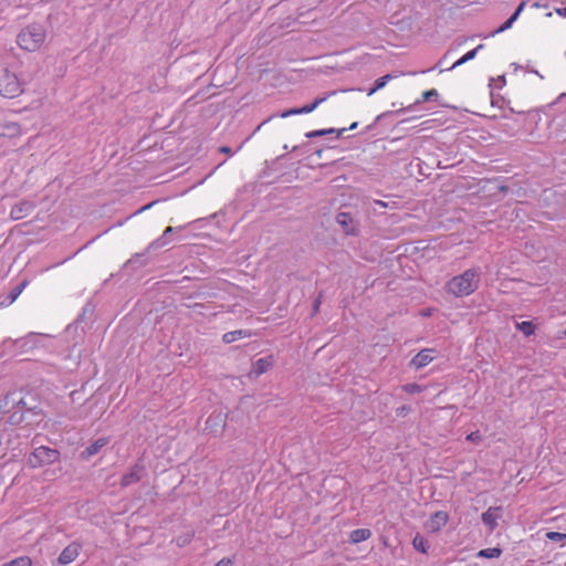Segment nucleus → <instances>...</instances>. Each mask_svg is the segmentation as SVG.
I'll return each instance as SVG.
<instances>
[{
    "mask_svg": "<svg viewBox=\"0 0 566 566\" xmlns=\"http://www.w3.org/2000/svg\"><path fill=\"white\" fill-rule=\"evenodd\" d=\"M481 275V268H470L463 273L450 279L446 284V290L455 297L469 296L479 289Z\"/></svg>",
    "mask_w": 566,
    "mask_h": 566,
    "instance_id": "1",
    "label": "nucleus"
},
{
    "mask_svg": "<svg viewBox=\"0 0 566 566\" xmlns=\"http://www.w3.org/2000/svg\"><path fill=\"white\" fill-rule=\"evenodd\" d=\"M46 38L45 28L40 23H32L23 28L17 38L18 45L28 52L39 50Z\"/></svg>",
    "mask_w": 566,
    "mask_h": 566,
    "instance_id": "2",
    "label": "nucleus"
},
{
    "mask_svg": "<svg viewBox=\"0 0 566 566\" xmlns=\"http://www.w3.org/2000/svg\"><path fill=\"white\" fill-rule=\"evenodd\" d=\"M10 403L12 408L7 410L9 413L7 421L10 424H20L25 420L27 413H34V408L27 407L24 399H17L14 394H9L4 397L3 405H0V409L8 407Z\"/></svg>",
    "mask_w": 566,
    "mask_h": 566,
    "instance_id": "3",
    "label": "nucleus"
},
{
    "mask_svg": "<svg viewBox=\"0 0 566 566\" xmlns=\"http://www.w3.org/2000/svg\"><path fill=\"white\" fill-rule=\"evenodd\" d=\"M23 82L18 75L8 69L0 73V95L6 98H14L23 93Z\"/></svg>",
    "mask_w": 566,
    "mask_h": 566,
    "instance_id": "4",
    "label": "nucleus"
},
{
    "mask_svg": "<svg viewBox=\"0 0 566 566\" xmlns=\"http://www.w3.org/2000/svg\"><path fill=\"white\" fill-rule=\"evenodd\" d=\"M60 458V452L55 449L41 446L33 450L30 454L28 462L32 468H38L46 464L54 463Z\"/></svg>",
    "mask_w": 566,
    "mask_h": 566,
    "instance_id": "5",
    "label": "nucleus"
},
{
    "mask_svg": "<svg viewBox=\"0 0 566 566\" xmlns=\"http://www.w3.org/2000/svg\"><path fill=\"white\" fill-rule=\"evenodd\" d=\"M146 474L145 465L136 462L127 473L122 476L120 486L128 488L129 485L138 483Z\"/></svg>",
    "mask_w": 566,
    "mask_h": 566,
    "instance_id": "6",
    "label": "nucleus"
},
{
    "mask_svg": "<svg viewBox=\"0 0 566 566\" xmlns=\"http://www.w3.org/2000/svg\"><path fill=\"white\" fill-rule=\"evenodd\" d=\"M82 549V545L77 542H72L69 544L63 551L60 553L57 557V564L59 565H69L72 562H74L77 556L80 555V552Z\"/></svg>",
    "mask_w": 566,
    "mask_h": 566,
    "instance_id": "7",
    "label": "nucleus"
},
{
    "mask_svg": "<svg viewBox=\"0 0 566 566\" xmlns=\"http://www.w3.org/2000/svg\"><path fill=\"white\" fill-rule=\"evenodd\" d=\"M35 208V203L31 200H21L15 203L10 211V217L13 220H21L28 217Z\"/></svg>",
    "mask_w": 566,
    "mask_h": 566,
    "instance_id": "8",
    "label": "nucleus"
},
{
    "mask_svg": "<svg viewBox=\"0 0 566 566\" xmlns=\"http://www.w3.org/2000/svg\"><path fill=\"white\" fill-rule=\"evenodd\" d=\"M436 349L433 348H424L421 349L409 363V366L415 369H421L429 365L434 356Z\"/></svg>",
    "mask_w": 566,
    "mask_h": 566,
    "instance_id": "9",
    "label": "nucleus"
},
{
    "mask_svg": "<svg viewBox=\"0 0 566 566\" xmlns=\"http://www.w3.org/2000/svg\"><path fill=\"white\" fill-rule=\"evenodd\" d=\"M501 516L502 507L491 506L482 513L481 520L483 524L486 525L491 532H493L497 527V520L501 518Z\"/></svg>",
    "mask_w": 566,
    "mask_h": 566,
    "instance_id": "10",
    "label": "nucleus"
},
{
    "mask_svg": "<svg viewBox=\"0 0 566 566\" xmlns=\"http://www.w3.org/2000/svg\"><path fill=\"white\" fill-rule=\"evenodd\" d=\"M109 442V438L102 437L87 446L80 454L82 460H88L93 455L97 454Z\"/></svg>",
    "mask_w": 566,
    "mask_h": 566,
    "instance_id": "11",
    "label": "nucleus"
},
{
    "mask_svg": "<svg viewBox=\"0 0 566 566\" xmlns=\"http://www.w3.org/2000/svg\"><path fill=\"white\" fill-rule=\"evenodd\" d=\"M21 134V127L15 122H1L0 123V137L13 138Z\"/></svg>",
    "mask_w": 566,
    "mask_h": 566,
    "instance_id": "12",
    "label": "nucleus"
},
{
    "mask_svg": "<svg viewBox=\"0 0 566 566\" xmlns=\"http://www.w3.org/2000/svg\"><path fill=\"white\" fill-rule=\"evenodd\" d=\"M449 521V514L444 511L436 512L430 518V528L432 532H439Z\"/></svg>",
    "mask_w": 566,
    "mask_h": 566,
    "instance_id": "13",
    "label": "nucleus"
},
{
    "mask_svg": "<svg viewBox=\"0 0 566 566\" xmlns=\"http://www.w3.org/2000/svg\"><path fill=\"white\" fill-rule=\"evenodd\" d=\"M272 366V357H261L252 365L251 374L255 377L261 376L266 373L269 368Z\"/></svg>",
    "mask_w": 566,
    "mask_h": 566,
    "instance_id": "14",
    "label": "nucleus"
},
{
    "mask_svg": "<svg viewBox=\"0 0 566 566\" xmlns=\"http://www.w3.org/2000/svg\"><path fill=\"white\" fill-rule=\"evenodd\" d=\"M438 97H439V92L436 88L424 91L421 95V98L417 99L413 104L409 105L408 107L399 109L397 113L410 112L416 107V105H419L423 102H429V101H433V99L436 101Z\"/></svg>",
    "mask_w": 566,
    "mask_h": 566,
    "instance_id": "15",
    "label": "nucleus"
},
{
    "mask_svg": "<svg viewBox=\"0 0 566 566\" xmlns=\"http://www.w3.org/2000/svg\"><path fill=\"white\" fill-rule=\"evenodd\" d=\"M483 48H484V45H483V44H479L476 48H474L473 50H471V51L467 52V53H465L464 55H462L459 60H457V61H455V62H454L450 67H448V69H446V70H440V72H443V71H452V70H454L455 67L461 66V65H463L464 63H467V62H469V61L473 60V59L476 56L478 52H479L480 50H482Z\"/></svg>",
    "mask_w": 566,
    "mask_h": 566,
    "instance_id": "16",
    "label": "nucleus"
},
{
    "mask_svg": "<svg viewBox=\"0 0 566 566\" xmlns=\"http://www.w3.org/2000/svg\"><path fill=\"white\" fill-rule=\"evenodd\" d=\"M345 132H346V127L339 128V129L324 128V129H316V130L307 132L305 134V137L311 139V138H315V137H322V136L335 134L336 138H339Z\"/></svg>",
    "mask_w": 566,
    "mask_h": 566,
    "instance_id": "17",
    "label": "nucleus"
},
{
    "mask_svg": "<svg viewBox=\"0 0 566 566\" xmlns=\"http://www.w3.org/2000/svg\"><path fill=\"white\" fill-rule=\"evenodd\" d=\"M252 335L249 329H235L231 332H227L222 336V340L224 344H231L238 339L250 337Z\"/></svg>",
    "mask_w": 566,
    "mask_h": 566,
    "instance_id": "18",
    "label": "nucleus"
},
{
    "mask_svg": "<svg viewBox=\"0 0 566 566\" xmlns=\"http://www.w3.org/2000/svg\"><path fill=\"white\" fill-rule=\"evenodd\" d=\"M337 223L343 228V230L347 234L354 233V228L352 227L353 218L348 212H339L336 217Z\"/></svg>",
    "mask_w": 566,
    "mask_h": 566,
    "instance_id": "19",
    "label": "nucleus"
},
{
    "mask_svg": "<svg viewBox=\"0 0 566 566\" xmlns=\"http://www.w3.org/2000/svg\"><path fill=\"white\" fill-rule=\"evenodd\" d=\"M371 536V531L368 528H356L350 532L349 541L353 544H358L367 541Z\"/></svg>",
    "mask_w": 566,
    "mask_h": 566,
    "instance_id": "20",
    "label": "nucleus"
},
{
    "mask_svg": "<svg viewBox=\"0 0 566 566\" xmlns=\"http://www.w3.org/2000/svg\"><path fill=\"white\" fill-rule=\"evenodd\" d=\"M27 285V282H22L18 284L14 289H12L9 294L6 296V300L1 303L2 305H10L12 304L18 296L22 293Z\"/></svg>",
    "mask_w": 566,
    "mask_h": 566,
    "instance_id": "21",
    "label": "nucleus"
},
{
    "mask_svg": "<svg viewBox=\"0 0 566 566\" xmlns=\"http://www.w3.org/2000/svg\"><path fill=\"white\" fill-rule=\"evenodd\" d=\"M394 77H396V76H395V75H391V74H386V75H384V76L378 77V78L375 81L374 86H373V87H370V88L368 90L367 95H368V96H371V95H373L374 93H376L378 90H381L382 87H385V86H386V84H387L391 78H394Z\"/></svg>",
    "mask_w": 566,
    "mask_h": 566,
    "instance_id": "22",
    "label": "nucleus"
},
{
    "mask_svg": "<svg viewBox=\"0 0 566 566\" xmlns=\"http://www.w3.org/2000/svg\"><path fill=\"white\" fill-rule=\"evenodd\" d=\"M501 555H502V549L499 547H490V548L480 549L476 554V556L479 558H488V559L499 558Z\"/></svg>",
    "mask_w": 566,
    "mask_h": 566,
    "instance_id": "23",
    "label": "nucleus"
},
{
    "mask_svg": "<svg viewBox=\"0 0 566 566\" xmlns=\"http://www.w3.org/2000/svg\"><path fill=\"white\" fill-rule=\"evenodd\" d=\"M174 229L171 227H168L165 229L163 235L160 238H158L157 240L153 241L148 249H157V248H163L164 245H166L169 240V234L172 233Z\"/></svg>",
    "mask_w": 566,
    "mask_h": 566,
    "instance_id": "24",
    "label": "nucleus"
},
{
    "mask_svg": "<svg viewBox=\"0 0 566 566\" xmlns=\"http://www.w3.org/2000/svg\"><path fill=\"white\" fill-rule=\"evenodd\" d=\"M327 97H328V95L317 97L311 104H306V105L300 107V111L302 112V114H310L313 111H315L318 107V105H321L323 102H325L327 99Z\"/></svg>",
    "mask_w": 566,
    "mask_h": 566,
    "instance_id": "25",
    "label": "nucleus"
},
{
    "mask_svg": "<svg viewBox=\"0 0 566 566\" xmlns=\"http://www.w3.org/2000/svg\"><path fill=\"white\" fill-rule=\"evenodd\" d=\"M413 548L420 553L426 554L428 551V543L423 536L417 534L412 539Z\"/></svg>",
    "mask_w": 566,
    "mask_h": 566,
    "instance_id": "26",
    "label": "nucleus"
},
{
    "mask_svg": "<svg viewBox=\"0 0 566 566\" xmlns=\"http://www.w3.org/2000/svg\"><path fill=\"white\" fill-rule=\"evenodd\" d=\"M517 329H520L525 336H531L535 333V325L530 321H523L516 324Z\"/></svg>",
    "mask_w": 566,
    "mask_h": 566,
    "instance_id": "27",
    "label": "nucleus"
},
{
    "mask_svg": "<svg viewBox=\"0 0 566 566\" xmlns=\"http://www.w3.org/2000/svg\"><path fill=\"white\" fill-rule=\"evenodd\" d=\"M546 538L552 542L559 543L560 547H563V546H565V542H566V533L548 532V533H546Z\"/></svg>",
    "mask_w": 566,
    "mask_h": 566,
    "instance_id": "28",
    "label": "nucleus"
},
{
    "mask_svg": "<svg viewBox=\"0 0 566 566\" xmlns=\"http://www.w3.org/2000/svg\"><path fill=\"white\" fill-rule=\"evenodd\" d=\"M2 566H32V560L28 556H20L11 562L4 563Z\"/></svg>",
    "mask_w": 566,
    "mask_h": 566,
    "instance_id": "29",
    "label": "nucleus"
},
{
    "mask_svg": "<svg viewBox=\"0 0 566 566\" xmlns=\"http://www.w3.org/2000/svg\"><path fill=\"white\" fill-rule=\"evenodd\" d=\"M402 390L407 394L413 395V394H420L424 390V387L417 382H410L402 386Z\"/></svg>",
    "mask_w": 566,
    "mask_h": 566,
    "instance_id": "30",
    "label": "nucleus"
},
{
    "mask_svg": "<svg viewBox=\"0 0 566 566\" xmlns=\"http://www.w3.org/2000/svg\"><path fill=\"white\" fill-rule=\"evenodd\" d=\"M515 21L516 20L514 18L510 17L502 25H500L496 30H494L490 35L494 36L495 34L502 33V32L511 29Z\"/></svg>",
    "mask_w": 566,
    "mask_h": 566,
    "instance_id": "31",
    "label": "nucleus"
},
{
    "mask_svg": "<svg viewBox=\"0 0 566 566\" xmlns=\"http://www.w3.org/2000/svg\"><path fill=\"white\" fill-rule=\"evenodd\" d=\"M467 441L479 443L482 440L480 431H473L467 436Z\"/></svg>",
    "mask_w": 566,
    "mask_h": 566,
    "instance_id": "32",
    "label": "nucleus"
},
{
    "mask_svg": "<svg viewBox=\"0 0 566 566\" xmlns=\"http://www.w3.org/2000/svg\"><path fill=\"white\" fill-rule=\"evenodd\" d=\"M191 539H192V535H190V534H187L185 536H179L177 538V545L179 547L186 546L191 542Z\"/></svg>",
    "mask_w": 566,
    "mask_h": 566,
    "instance_id": "33",
    "label": "nucleus"
},
{
    "mask_svg": "<svg viewBox=\"0 0 566 566\" xmlns=\"http://www.w3.org/2000/svg\"><path fill=\"white\" fill-rule=\"evenodd\" d=\"M292 115H302V112L300 111V107H297V108H290V109L284 111L281 114V117L285 118V117H289V116H292Z\"/></svg>",
    "mask_w": 566,
    "mask_h": 566,
    "instance_id": "34",
    "label": "nucleus"
},
{
    "mask_svg": "<svg viewBox=\"0 0 566 566\" xmlns=\"http://www.w3.org/2000/svg\"><path fill=\"white\" fill-rule=\"evenodd\" d=\"M526 6V1H522L517 8L515 9V11L513 12V14L511 15L512 18H514L515 20L518 19L520 14L523 12L524 8Z\"/></svg>",
    "mask_w": 566,
    "mask_h": 566,
    "instance_id": "35",
    "label": "nucleus"
},
{
    "mask_svg": "<svg viewBox=\"0 0 566 566\" xmlns=\"http://www.w3.org/2000/svg\"><path fill=\"white\" fill-rule=\"evenodd\" d=\"M492 82L494 83V87L501 90L505 85V76L500 75L496 80L492 78Z\"/></svg>",
    "mask_w": 566,
    "mask_h": 566,
    "instance_id": "36",
    "label": "nucleus"
},
{
    "mask_svg": "<svg viewBox=\"0 0 566 566\" xmlns=\"http://www.w3.org/2000/svg\"><path fill=\"white\" fill-rule=\"evenodd\" d=\"M233 562L231 558L224 557L220 559L214 566H232Z\"/></svg>",
    "mask_w": 566,
    "mask_h": 566,
    "instance_id": "37",
    "label": "nucleus"
},
{
    "mask_svg": "<svg viewBox=\"0 0 566 566\" xmlns=\"http://www.w3.org/2000/svg\"><path fill=\"white\" fill-rule=\"evenodd\" d=\"M321 297L322 295L319 294L313 302V312L314 314H316L319 310V306H321Z\"/></svg>",
    "mask_w": 566,
    "mask_h": 566,
    "instance_id": "38",
    "label": "nucleus"
},
{
    "mask_svg": "<svg viewBox=\"0 0 566 566\" xmlns=\"http://www.w3.org/2000/svg\"><path fill=\"white\" fill-rule=\"evenodd\" d=\"M556 13L560 17L566 18V7L565 8H557L555 9Z\"/></svg>",
    "mask_w": 566,
    "mask_h": 566,
    "instance_id": "39",
    "label": "nucleus"
},
{
    "mask_svg": "<svg viewBox=\"0 0 566 566\" xmlns=\"http://www.w3.org/2000/svg\"><path fill=\"white\" fill-rule=\"evenodd\" d=\"M392 114L391 112H385V113H381L380 115H378L376 118H375V124L378 123L381 118L388 116Z\"/></svg>",
    "mask_w": 566,
    "mask_h": 566,
    "instance_id": "40",
    "label": "nucleus"
},
{
    "mask_svg": "<svg viewBox=\"0 0 566 566\" xmlns=\"http://www.w3.org/2000/svg\"><path fill=\"white\" fill-rule=\"evenodd\" d=\"M220 151H221V153H224V154H230V155H232V154H233V153H232V150H231V148H230V147H228V146H222V147L220 148Z\"/></svg>",
    "mask_w": 566,
    "mask_h": 566,
    "instance_id": "41",
    "label": "nucleus"
},
{
    "mask_svg": "<svg viewBox=\"0 0 566 566\" xmlns=\"http://www.w3.org/2000/svg\"><path fill=\"white\" fill-rule=\"evenodd\" d=\"M375 205H377L379 207H382V208H387L388 207V203L382 201V200H375Z\"/></svg>",
    "mask_w": 566,
    "mask_h": 566,
    "instance_id": "42",
    "label": "nucleus"
},
{
    "mask_svg": "<svg viewBox=\"0 0 566 566\" xmlns=\"http://www.w3.org/2000/svg\"><path fill=\"white\" fill-rule=\"evenodd\" d=\"M154 203H155V202H151V203H149V205H147V206H144L143 208H140V209L137 211V213H139V212H142V211H145V210H147V209H149Z\"/></svg>",
    "mask_w": 566,
    "mask_h": 566,
    "instance_id": "43",
    "label": "nucleus"
},
{
    "mask_svg": "<svg viewBox=\"0 0 566 566\" xmlns=\"http://www.w3.org/2000/svg\"><path fill=\"white\" fill-rule=\"evenodd\" d=\"M357 126H358V123H357V122H354L353 124H350V126H349L348 128H346V130H353V129H355Z\"/></svg>",
    "mask_w": 566,
    "mask_h": 566,
    "instance_id": "44",
    "label": "nucleus"
},
{
    "mask_svg": "<svg viewBox=\"0 0 566 566\" xmlns=\"http://www.w3.org/2000/svg\"><path fill=\"white\" fill-rule=\"evenodd\" d=\"M212 421H213V418H212V417H209V418L207 419V426H210V423H211Z\"/></svg>",
    "mask_w": 566,
    "mask_h": 566,
    "instance_id": "45",
    "label": "nucleus"
},
{
    "mask_svg": "<svg viewBox=\"0 0 566 566\" xmlns=\"http://www.w3.org/2000/svg\"><path fill=\"white\" fill-rule=\"evenodd\" d=\"M316 154H317V156H318V157H321V155H322V150H321V149H319V150H317V151H316Z\"/></svg>",
    "mask_w": 566,
    "mask_h": 566,
    "instance_id": "46",
    "label": "nucleus"
},
{
    "mask_svg": "<svg viewBox=\"0 0 566 566\" xmlns=\"http://www.w3.org/2000/svg\"><path fill=\"white\" fill-rule=\"evenodd\" d=\"M564 336L566 337V329L564 331Z\"/></svg>",
    "mask_w": 566,
    "mask_h": 566,
    "instance_id": "47",
    "label": "nucleus"
}]
</instances>
